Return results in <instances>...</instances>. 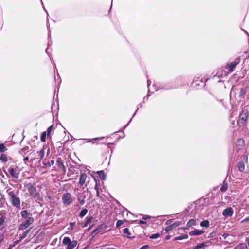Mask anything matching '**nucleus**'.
I'll use <instances>...</instances> for the list:
<instances>
[{"label": "nucleus", "instance_id": "nucleus-26", "mask_svg": "<svg viewBox=\"0 0 249 249\" xmlns=\"http://www.w3.org/2000/svg\"><path fill=\"white\" fill-rule=\"evenodd\" d=\"M227 189V185L226 184H224L222 187H221V191L222 192H225Z\"/></svg>", "mask_w": 249, "mask_h": 249}, {"label": "nucleus", "instance_id": "nucleus-46", "mask_svg": "<svg viewBox=\"0 0 249 249\" xmlns=\"http://www.w3.org/2000/svg\"><path fill=\"white\" fill-rule=\"evenodd\" d=\"M149 218H150L149 217L147 216V217H143V219H147Z\"/></svg>", "mask_w": 249, "mask_h": 249}, {"label": "nucleus", "instance_id": "nucleus-37", "mask_svg": "<svg viewBox=\"0 0 249 249\" xmlns=\"http://www.w3.org/2000/svg\"><path fill=\"white\" fill-rule=\"evenodd\" d=\"M75 225V222H71L70 223V226L71 230L73 229V226Z\"/></svg>", "mask_w": 249, "mask_h": 249}, {"label": "nucleus", "instance_id": "nucleus-36", "mask_svg": "<svg viewBox=\"0 0 249 249\" xmlns=\"http://www.w3.org/2000/svg\"><path fill=\"white\" fill-rule=\"evenodd\" d=\"M98 185L97 182H96L95 187V189L96 190L97 196H98V195H99V190H98Z\"/></svg>", "mask_w": 249, "mask_h": 249}, {"label": "nucleus", "instance_id": "nucleus-21", "mask_svg": "<svg viewBox=\"0 0 249 249\" xmlns=\"http://www.w3.org/2000/svg\"><path fill=\"white\" fill-rule=\"evenodd\" d=\"M7 150V148L5 147V145L3 143L0 144V151L1 152H4Z\"/></svg>", "mask_w": 249, "mask_h": 249}, {"label": "nucleus", "instance_id": "nucleus-7", "mask_svg": "<svg viewBox=\"0 0 249 249\" xmlns=\"http://www.w3.org/2000/svg\"><path fill=\"white\" fill-rule=\"evenodd\" d=\"M8 171L10 175L15 178H18L19 176V173L16 169L11 168H9Z\"/></svg>", "mask_w": 249, "mask_h": 249}, {"label": "nucleus", "instance_id": "nucleus-47", "mask_svg": "<svg viewBox=\"0 0 249 249\" xmlns=\"http://www.w3.org/2000/svg\"><path fill=\"white\" fill-rule=\"evenodd\" d=\"M169 238H170V236H167L166 237V239L167 240H168Z\"/></svg>", "mask_w": 249, "mask_h": 249}, {"label": "nucleus", "instance_id": "nucleus-49", "mask_svg": "<svg viewBox=\"0 0 249 249\" xmlns=\"http://www.w3.org/2000/svg\"><path fill=\"white\" fill-rule=\"evenodd\" d=\"M84 201L83 200H82L81 201V204H83L84 203Z\"/></svg>", "mask_w": 249, "mask_h": 249}, {"label": "nucleus", "instance_id": "nucleus-13", "mask_svg": "<svg viewBox=\"0 0 249 249\" xmlns=\"http://www.w3.org/2000/svg\"><path fill=\"white\" fill-rule=\"evenodd\" d=\"M245 93H246V90L244 88H242L240 89L239 93H238V96L239 98L243 97Z\"/></svg>", "mask_w": 249, "mask_h": 249}, {"label": "nucleus", "instance_id": "nucleus-27", "mask_svg": "<svg viewBox=\"0 0 249 249\" xmlns=\"http://www.w3.org/2000/svg\"><path fill=\"white\" fill-rule=\"evenodd\" d=\"M159 236H160V234L156 233V234H152L150 236V238L151 239H156V238H158Z\"/></svg>", "mask_w": 249, "mask_h": 249}, {"label": "nucleus", "instance_id": "nucleus-24", "mask_svg": "<svg viewBox=\"0 0 249 249\" xmlns=\"http://www.w3.org/2000/svg\"><path fill=\"white\" fill-rule=\"evenodd\" d=\"M188 238V235H184L183 236H179V237H177L175 238V240H182V239H187Z\"/></svg>", "mask_w": 249, "mask_h": 249}, {"label": "nucleus", "instance_id": "nucleus-45", "mask_svg": "<svg viewBox=\"0 0 249 249\" xmlns=\"http://www.w3.org/2000/svg\"><path fill=\"white\" fill-rule=\"evenodd\" d=\"M147 247V246H144L142 247L141 248V249H145Z\"/></svg>", "mask_w": 249, "mask_h": 249}, {"label": "nucleus", "instance_id": "nucleus-8", "mask_svg": "<svg viewBox=\"0 0 249 249\" xmlns=\"http://www.w3.org/2000/svg\"><path fill=\"white\" fill-rule=\"evenodd\" d=\"M233 211L232 208L229 207L225 209L222 213V214L225 216H231L233 215Z\"/></svg>", "mask_w": 249, "mask_h": 249}, {"label": "nucleus", "instance_id": "nucleus-11", "mask_svg": "<svg viewBox=\"0 0 249 249\" xmlns=\"http://www.w3.org/2000/svg\"><path fill=\"white\" fill-rule=\"evenodd\" d=\"M204 232V231L202 230H195L194 231H191L189 232V235L191 236L192 235H199L202 234Z\"/></svg>", "mask_w": 249, "mask_h": 249}, {"label": "nucleus", "instance_id": "nucleus-33", "mask_svg": "<svg viewBox=\"0 0 249 249\" xmlns=\"http://www.w3.org/2000/svg\"><path fill=\"white\" fill-rule=\"evenodd\" d=\"M173 229V228L171 226V225H170L169 226L167 227L166 228H165V231L166 232H169V231H171Z\"/></svg>", "mask_w": 249, "mask_h": 249}, {"label": "nucleus", "instance_id": "nucleus-32", "mask_svg": "<svg viewBox=\"0 0 249 249\" xmlns=\"http://www.w3.org/2000/svg\"><path fill=\"white\" fill-rule=\"evenodd\" d=\"M124 223V222L122 220H118L116 222V226L117 227L122 225Z\"/></svg>", "mask_w": 249, "mask_h": 249}, {"label": "nucleus", "instance_id": "nucleus-9", "mask_svg": "<svg viewBox=\"0 0 249 249\" xmlns=\"http://www.w3.org/2000/svg\"><path fill=\"white\" fill-rule=\"evenodd\" d=\"M56 162H57L58 167L60 169H61L63 170V171H65V166H64L63 162H62L61 158H58Z\"/></svg>", "mask_w": 249, "mask_h": 249}, {"label": "nucleus", "instance_id": "nucleus-38", "mask_svg": "<svg viewBox=\"0 0 249 249\" xmlns=\"http://www.w3.org/2000/svg\"><path fill=\"white\" fill-rule=\"evenodd\" d=\"M92 220V217L89 218L87 220V224H88V223H89L91 222Z\"/></svg>", "mask_w": 249, "mask_h": 249}, {"label": "nucleus", "instance_id": "nucleus-6", "mask_svg": "<svg viewBox=\"0 0 249 249\" xmlns=\"http://www.w3.org/2000/svg\"><path fill=\"white\" fill-rule=\"evenodd\" d=\"M62 199L64 203L67 205L71 204L72 201L71 194L69 193H65L63 195Z\"/></svg>", "mask_w": 249, "mask_h": 249}, {"label": "nucleus", "instance_id": "nucleus-48", "mask_svg": "<svg viewBox=\"0 0 249 249\" xmlns=\"http://www.w3.org/2000/svg\"><path fill=\"white\" fill-rule=\"evenodd\" d=\"M99 139V138H96L93 139V140H97Z\"/></svg>", "mask_w": 249, "mask_h": 249}, {"label": "nucleus", "instance_id": "nucleus-5", "mask_svg": "<svg viewBox=\"0 0 249 249\" xmlns=\"http://www.w3.org/2000/svg\"><path fill=\"white\" fill-rule=\"evenodd\" d=\"M34 222V219L32 217H29L28 219L23 221L20 225L19 230H23L28 227Z\"/></svg>", "mask_w": 249, "mask_h": 249}, {"label": "nucleus", "instance_id": "nucleus-28", "mask_svg": "<svg viewBox=\"0 0 249 249\" xmlns=\"http://www.w3.org/2000/svg\"><path fill=\"white\" fill-rule=\"evenodd\" d=\"M181 224V222H176V223H174L172 224H171V226L172 227L173 229L174 228H176L177 227V226L180 225Z\"/></svg>", "mask_w": 249, "mask_h": 249}, {"label": "nucleus", "instance_id": "nucleus-1", "mask_svg": "<svg viewBox=\"0 0 249 249\" xmlns=\"http://www.w3.org/2000/svg\"><path fill=\"white\" fill-rule=\"evenodd\" d=\"M8 195L10 196V199L13 206L17 208L20 206V200L19 197H17V195L11 189H8L7 190Z\"/></svg>", "mask_w": 249, "mask_h": 249}, {"label": "nucleus", "instance_id": "nucleus-17", "mask_svg": "<svg viewBox=\"0 0 249 249\" xmlns=\"http://www.w3.org/2000/svg\"><path fill=\"white\" fill-rule=\"evenodd\" d=\"M45 152L43 150H41L38 153V156H39V160H40L41 159H43V158L44 156Z\"/></svg>", "mask_w": 249, "mask_h": 249}, {"label": "nucleus", "instance_id": "nucleus-12", "mask_svg": "<svg viewBox=\"0 0 249 249\" xmlns=\"http://www.w3.org/2000/svg\"><path fill=\"white\" fill-rule=\"evenodd\" d=\"M238 63V62H234L233 63H231L229 65V67H230V69L229 71L230 72H232L233 71L234 69L235 68L237 64Z\"/></svg>", "mask_w": 249, "mask_h": 249}, {"label": "nucleus", "instance_id": "nucleus-4", "mask_svg": "<svg viewBox=\"0 0 249 249\" xmlns=\"http://www.w3.org/2000/svg\"><path fill=\"white\" fill-rule=\"evenodd\" d=\"M247 111H242L240 114V119L238 121V124L240 126L244 125L248 118Z\"/></svg>", "mask_w": 249, "mask_h": 249}, {"label": "nucleus", "instance_id": "nucleus-44", "mask_svg": "<svg viewBox=\"0 0 249 249\" xmlns=\"http://www.w3.org/2000/svg\"><path fill=\"white\" fill-rule=\"evenodd\" d=\"M54 160H51V164L52 165H53V164H54Z\"/></svg>", "mask_w": 249, "mask_h": 249}, {"label": "nucleus", "instance_id": "nucleus-29", "mask_svg": "<svg viewBox=\"0 0 249 249\" xmlns=\"http://www.w3.org/2000/svg\"><path fill=\"white\" fill-rule=\"evenodd\" d=\"M204 246V244L203 243H200L198 244L197 246L194 247V249H198L202 248Z\"/></svg>", "mask_w": 249, "mask_h": 249}, {"label": "nucleus", "instance_id": "nucleus-10", "mask_svg": "<svg viewBox=\"0 0 249 249\" xmlns=\"http://www.w3.org/2000/svg\"><path fill=\"white\" fill-rule=\"evenodd\" d=\"M86 178L87 175L86 174L83 173L81 174L79 182L81 186L83 185V184L85 183Z\"/></svg>", "mask_w": 249, "mask_h": 249}, {"label": "nucleus", "instance_id": "nucleus-30", "mask_svg": "<svg viewBox=\"0 0 249 249\" xmlns=\"http://www.w3.org/2000/svg\"><path fill=\"white\" fill-rule=\"evenodd\" d=\"M0 160L4 162H6L7 160V157L4 155H2L0 158Z\"/></svg>", "mask_w": 249, "mask_h": 249}, {"label": "nucleus", "instance_id": "nucleus-23", "mask_svg": "<svg viewBox=\"0 0 249 249\" xmlns=\"http://www.w3.org/2000/svg\"><path fill=\"white\" fill-rule=\"evenodd\" d=\"M29 231H30V230H28L26 232H24L22 234V235L20 236V240H21L23 239H24V238H25L27 236V235L28 233H29Z\"/></svg>", "mask_w": 249, "mask_h": 249}, {"label": "nucleus", "instance_id": "nucleus-14", "mask_svg": "<svg viewBox=\"0 0 249 249\" xmlns=\"http://www.w3.org/2000/svg\"><path fill=\"white\" fill-rule=\"evenodd\" d=\"M97 174L102 179H105L106 178V175L103 171H98Z\"/></svg>", "mask_w": 249, "mask_h": 249}, {"label": "nucleus", "instance_id": "nucleus-41", "mask_svg": "<svg viewBox=\"0 0 249 249\" xmlns=\"http://www.w3.org/2000/svg\"><path fill=\"white\" fill-rule=\"evenodd\" d=\"M171 221H172V220H171V219H170V220H168L166 222V224H171Z\"/></svg>", "mask_w": 249, "mask_h": 249}, {"label": "nucleus", "instance_id": "nucleus-42", "mask_svg": "<svg viewBox=\"0 0 249 249\" xmlns=\"http://www.w3.org/2000/svg\"><path fill=\"white\" fill-rule=\"evenodd\" d=\"M20 241H21V240H20V239H19V240H17V241H15L14 243H15V244H18V243H19V242H20Z\"/></svg>", "mask_w": 249, "mask_h": 249}, {"label": "nucleus", "instance_id": "nucleus-31", "mask_svg": "<svg viewBox=\"0 0 249 249\" xmlns=\"http://www.w3.org/2000/svg\"><path fill=\"white\" fill-rule=\"evenodd\" d=\"M4 221L5 218L4 217L2 216L1 218H0V227L4 224Z\"/></svg>", "mask_w": 249, "mask_h": 249}, {"label": "nucleus", "instance_id": "nucleus-22", "mask_svg": "<svg viewBox=\"0 0 249 249\" xmlns=\"http://www.w3.org/2000/svg\"><path fill=\"white\" fill-rule=\"evenodd\" d=\"M46 132H44L42 133L41 136V140L43 142H45L46 141Z\"/></svg>", "mask_w": 249, "mask_h": 249}, {"label": "nucleus", "instance_id": "nucleus-2", "mask_svg": "<svg viewBox=\"0 0 249 249\" xmlns=\"http://www.w3.org/2000/svg\"><path fill=\"white\" fill-rule=\"evenodd\" d=\"M26 187L30 195L35 199H40V194L37 191L36 188L31 183L27 184Z\"/></svg>", "mask_w": 249, "mask_h": 249}, {"label": "nucleus", "instance_id": "nucleus-39", "mask_svg": "<svg viewBox=\"0 0 249 249\" xmlns=\"http://www.w3.org/2000/svg\"><path fill=\"white\" fill-rule=\"evenodd\" d=\"M244 142V141L243 139H240L238 141V142L243 143Z\"/></svg>", "mask_w": 249, "mask_h": 249}, {"label": "nucleus", "instance_id": "nucleus-16", "mask_svg": "<svg viewBox=\"0 0 249 249\" xmlns=\"http://www.w3.org/2000/svg\"><path fill=\"white\" fill-rule=\"evenodd\" d=\"M238 168L240 171H243L244 170V163L243 162H240L238 164Z\"/></svg>", "mask_w": 249, "mask_h": 249}, {"label": "nucleus", "instance_id": "nucleus-40", "mask_svg": "<svg viewBox=\"0 0 249 249\" xmlns=\"http://www.w3.org/2000/svg\"><path fill=\"white\" fill-rule=\"evenodd\" d=\"M140 223L142 224H145L146 223V222L144 221L141 220V221H140Z\"/></svg>", "mask_w": 249, "mask_h": 249}, {"label": "nucleus", "instance_id": "nucleus-43", "mask_svg": "<svg viewBox=\"0 0 249 249\" xmlns=\"http://www.w3.org/2000/svg\"><path fill=\"white\" fill-rule=\"evenodd\" d=\"M29 160V157H26L24 158V160L25 162H26L27 160Z\"/></svg>", "mask_w": 249, "mask_h": 249}, {"label": "nucleus", "instance_id": "nucleus-3", "mask_svg": "<svg viewBox=\"0 0 249 249\" xmlns=\"http://www.w3.org/2000/svg\"><path fill=\"white\" fill-rule=\"evenodd\" d=\"M63 244L67 246V249H73L77 245L76 241H71L69 237H65L63 240Z\"/></svg>", "mask_w": 249, "mask_h": 249}, {"label": "nucleus", "instance_id": "nucleus-18", "mask_svg": "<svg viewBox=\"0 0 249 249\" xmlns=\"http://www.w3.org/2000/svg\"><path fill=\"white\" fill-rule=\"evenodd\" d=\"M209 222L208 220H204L200 223V225L202 227H208L209 226Z\"/></svg>", "mask_w": 249, "mask_h": 249}, {"label": "nucleus", "instance_id": "nucleus-15", "mask_svg": "<svg viewBox=\"0 0 249 249\" xmlns=\"http://www.w3.org/2000/svg\"><path fill=\"white\" fill-rule=\"evenodd\" d=\"M196 223V220L191 219L187 223V225L188 227H191L193 225H195Z\"/></svg>", "mask_w": 249, "mask_h": 249}, {"label": "nucleus", "instance_id": "nucleus-35", "mask_svg": "<svg viewBox=\"0 0 249 249\" xmlns=\"http://www.w3.org/2000/svg\"><path fill=\"white\" fill-rule=\"evenodd\" d=\"M101 228H97L92 231V233H98L101 230Z\"/></svg>", "mask_w": 249, "mask_h": 249}, {"label": "nucleus", "instance_id": "nucleus-20", "mask_svg": "<svg viewBox=\"0 0 249 249\" xmlns=\"http://www.w3.org/2000/svg\"><path fill=\"white\" fill-rule=\"evenodd\" d=\"M87 212H88L87 209H83V210H82V211H81V212L79 214L80 216H81V217L84 216L86 214Z\"/></svg>", "mask_w": 249, "mask_h": 249}, {"label": "nucleus", "instance_id": "nucleus-19", "mask_svg": "<svg viewBox=\"0 0 249 249\" xmlns=\"http://www.w3.org/2000/svg\"><path fill=\"white\" fill-rule=\"evenodd\" d=\"M21 214L22 217L26 218L27 217L29 213L27 210H24L21 212Z\"/></svg>", "mask_w": 249, "mask_h": 249}, {"label": "nucleus", "instance_id": "nucleus-25", "mask_svg": "<svg viewBox=\"0 0 249 249\" xmlns=\"http://www.w3.org/2000/svg\"><path fill=\"white\" fill-rule=\"evenodd\" d=\"M53 131V126H50L47 129V136H49Z\"/></svg>", "mask_w": 249, "mask_h": 249}, {"label": "nucleus", "instance_id": "nucleus-50", "mask_svg": "<svg viewBox=\"0 0 249 249\" xmlns=\"http://www.w3.org/2000/svg\"><path fill=\"white\" fill-rule=\"evenodd\" d=\"M245 220L249 221V217L247 218Z\"/></svg>", "mask_w": 249, "mask_h": 249}, {"label": "nucleus", "instance_id": "nucleus-34", "mask_svg": "<svg viewBox=\"0 0 249 249\" xmlns=\"http://www.w3.org/2000/svg\"><path fill=\"white\" fill-rule=\"evenodd\" d=\"M123 231L124 233L127 234L128 235H130L131 234L129 232V230L128 228H125L123 230Z\"/></svg>", "mask_w": 249, "mask_h": 249}]
</instances>
